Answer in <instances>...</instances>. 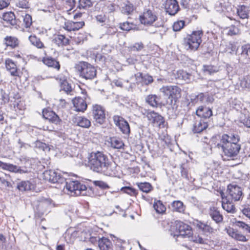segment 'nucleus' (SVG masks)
Masks as SVG:
<instances>
[{
	"mask_svg": "<svg viewBox=\"0 0 250 250\" xmlns=\"http://www.w3.org/2000/svg\"><path fill=\"white\" fill-rule=\"evenodd\" d=\"M237 50V47L235 44L229 43L226 49V51L230 54H233L236 53Z\"/></svg>",
	"mask_w": 250,
	"mask_h": 250,
	"instance_id": "nucleus-52",
	"label": "nucleus"
},
{
	"mask_svg": "<svg viewBox=\"0 0 250 250\" xmlns=\"http://www.w3.org/2000/svg\"><path fill=\"white\" fill-rule=\"evenodd\" d=\"M146 117L154 125L158 126L160 128H164L165 126V122L164 118L154 111H150L147 113Z\"/></svg>",
	"mask_w": 250,
	"mask_h": 250,
	"instance_id": "nucleus-11",
	"label": "nucleus"
},
{
	"mask_svg": "<svg viewBox=\"0 0 250 250\" xmlns=\"http://www.w3.org/2000/svg\"><path fill=\"white\" fill-rule=\"evenodd\" d=\"M203 70L204 72L207 73L208 74H212L217 71L216 67L211 65L204 66Z\"/></svg>",
	"mask_w": 250,
	"mask_h": 250,
	"instance_id": "nucleus-58",
	"label": "nucleus"
},
{
	"mask_svg": "<svg viewBox=\"0 0 250 250\" xmlns=\"http://www.w3.org/2000/svg\"><path fill=\"white\" fill-rule=\"evenodd\" d=\"M227 34L229 36L236 35L240 33V30L235 25H231L226 29Z\"/></svg>",
	"mask_w": 250,
	"mask_h": 250,
	"instance_id": "nucleus-43",
	"label": "nucleus"
},
{
	"mask_svg": "<svg viewBox=\"0 0 250 250\" xmlns=\"http://www.w3.org/2000/svg\"><path fill=\"white\" fill-rule=\"evenodd\" d=\"M208 126L207 122L204 120L202 119L196 120L193 125V131L194 133H200L206 129Z\"/></svg>",
	"mask_w": 250,
	"mask_h": 250,
	"instance_id": "nucleus-24",
	"label": "nucleus"
},
{
	"mask_svg": "<svg viewBox=\"0 0 250 250\" xmlns=\"http://www.w3.org/2000/svg\"><path fill=\"white\" fill-rule=\"evenodd\" d=\"M137 185L139 189L144 192L148 193L152 189V187L149 183H138Z\"/></svg>",
	"mask_w": 250,
	"mask_h": 250,
	"instance_id": "nucleus-39",
	"label": "nucleus"
},
{
	"mask_svg": "<svg viewBox=\"0 0 250 250\" xmlns=\"http://www.w3.org/2000/svg\"><path fill=\"white\" fill-rule=\"evenodd\" d=\"M92 113L94 119L98 123L102 124L105 118L104 108L100 105L95 104L93 106Z\"/></svg>",
	"mask_w": 250,
	"mask_h": 250,
	"instance_id": "nucleus-13",
	"label": "nucleus"
},
{
	"mask_svg": "<svg viewBox=\"0 0 250 250\" xmlns=\"http://www.w3.org/2000/svg\"><path fill=\"white\" fill-rule=\"evenodd\" d=\"M160 91L169 99H178L181 97V89L176 85L164 86Z\"/></svg>",
	"mask_w": 250,
	"mask_h": 250,
	"instance_id": "nucleus-7",
	"label": "nucleus"
},
{
	"mask_svg": "<svg viewBox=\"0 0 250 250\" xmlns=\"http://www.w3.org/2000/svg\"><path fill=\"white\" fill-rule=\"evenodd\" d=\"M93 183L95 186L98 187L103 189L109 188L108 185L103 181H94L93 182Z\"/></svg>",
	"mask_w": 250,
	"mask_h": 250,
	"instance_id": "nucleus-53",
	"label": "nucleus"
},
{
	"mask_svg": "<svg viewBox=\"0 0 250 250\" xmlns=\"http://www.w3.org/2000/svg\"><path fill=\"white\" fill-rule=\"evenodd\" d=\"M133 24L128 21L120 24V27L123 30L129 31L133 28Z\"/></svg>",
	"mask_w": 250,
	"mask_h": 250,
	"instance_id": "nucleus-56",
	"label": "nucleus"
},
{
	"mask_svg": "<svg viewBox=\"0 0 250 250\" xmlns=\"http://www.w3.org/2000/svg\"><path fill=\"white\" fill-rule=\"evenodd\" d=\"M134 8L133 5L129 1H126L124 3L122 6V12L126 14H131L134 10Z\"/></svg>",
	"mask_w": 250,
	"mask_h": 250,
	"instance_id": "nucleus-37",
	"label": "nucleus"
},
{
	"mask_svg": "<svg viewBox=\"0 0 250 250\" xmlns=\"http://www.w3.org/2000/svg\"><path fill=\"white\" fill-rule=\"evenodd\" d=\"M222 208L228 212L233 213L235 211V207L233 204L229 201L222 202Z\"/></svg>",
	"mask_w": 250,
	"mask_h": 250,
	"instance_id": "nucleus-44",
	"label": "nucleus"
},
{
	"mask_svg": "<svg viewBox=\"0 0 250 250\" xmlns=\"http://www.w3.org/2000/svg\"><path fill=\"white\" fill-rule=\"evenodd\" d=\"M139 19L142 24L145 25H151L157 20V16L153 11L146 9L140 15Z\"/></svg>",
	"mask_w": 250,
	"mask_h": 250,
	"instance_id": "nucleus-8",
	"label": "nucleus"
},
{
	"mask_svg": "<svg viewBox=\"0 0 250 250\" xmlns=\"http://www.w3.org/2000/svg\"><path fill=\"white\" fill-rule=\"evenodd\" d=\"M113 121L123 133L127 135L129 134L130 130L129 124L124 118L119 116H114Z\"/></svg>",
	"mask_w": 250,
	"mask_h": 250,
	"instance_id": "nucleus-14",
	"label": "nucleus"
},
{
	"mask_svg": "<svg viewBox=\"0 0 250 250\" xmlns=\"http://www.w3.org/2000/svg\"><path fill=\"white\" fill-rule=\"evenodd\" d=\"M180 171L182 177L188 179V167L186 164H182L180 166Z\"/></svg>",
	"mask_w": 250,
	"mask_h": 250,
	"instance_id": "nucleus-50",
	"label": "nucleus"
},
{
	"mask_svg": "<svg viewBox=\"0 0 250 250\" xmlns=\"http://www.w3.org/2000/svg\"><path fill=\"white\" fill-rule=\"evenodd\" d=\"M159 101V98L155 94L149 95L146 99V102L152 107H157Z\"/></svg>",
	"mask_w": 250,
	"mask_h": 250,
	"instance_id": "nucleus-34",
	"label": "nucleus"
},
{
	"mask_svg": "<svg viewBox=\"0 0 250 250\" xmlns=\"http://www.w3.org/2000/svg\"><path fill=\"white\" fill-rule=\"evenodd\" d=\"M239 60L243 63L250 62V45H245L241 47V53L239 56Z\"/></svg>",
	"mask_w": 250,
	"mask_h": 250,
	"instance_id": "nucleus-19",
	"label": "nucleus"
},
{
	"mask_svg": "<svg viewBox=\"0 0 250 250\" xmlns=\"http://www.w3.org/2000/svg\"><path fill=\"white\" fill-rule=\"evenodd\" d=\"M153 208L158 213H163L165 212L166 210L165 206L160 200H158L154 202L153 204Z\"/></svg>",
	"mask_w": 250,
	"mask_h": 250,
	"instance_id": "nucleus-40",
	"label": "nucleus"
},
{
	"mask_svg": "<svg viewBox=\"0 0 250 250\" xmlns=\"http://www.w3.org/2000/svg\"><path fill=\"white\" fill-rule=\"evenodd\" d=\"M84 25L83 21L74 22L72 21H68L64 24V28L67 31L78 30L82 28Z\"/></svg>",
	"mask_w": 250,
	"mask_h": 250,
	"instance_id": "nucleus-22",
	"label": "nucleus"
},
{
	"mask_svg": "<svg viewBox=\"0 0 250 250\" xmlns=\"http://www.w3.org/2000/svg\"><path fill=\"white\" fill-rule=\"evenodd\" d=\"M35 147L36 148L42 149L44 151H49L50 148L49 146L46 144L42 143L40 141H36L34 143Z\"/></svg>",
	"mask_w": 250,
	"mask_h": 250,
	"instance_id": "nucleus-46",
	"label": "nucleus"
},
{
	"mask_svg": "<svg viewBox=\"0 0 250 250\" xmlns=\"http://www.w3.org/2000/svg\"><path fill=\"white\" fill-rule=\"evenodd\" d=\"M196 113L198 117L204 119L208 118L212 115L211 109L203 106L199 107L196 110Z\"/></svg>",
	"mask_w": 250,
	"mask_h": 250,
	"instance_id": "nucleus-23",
	"label": "nucleus"
},
{
	"mask_svg": "<svg viewBox=\"0 0 250 250\" xmlns=\"http://www.w3.org/2000/svg\"><path fill=\"white\" fill-rule=\"evenodd\" d=\"M239 141L238 135L224 134L220 137L219 142L215 145L223 151L225 156L232 158L237 156L240 150V145L238 144Z\"/></svg>",
	"mask_w": 250,
	"mask_h": 250,
	"instance_id": "nucleus-1",
	"label": "nucleus"
},
{
	"mask_svg": "<svg viewBox=\"0 0 250 250\" xmlns=\"http://www.w3.org/2000/svg\"><path fill=\"white\" fill-rule=\"evenodd\" d=\"M93 2L91 0H79L78 7L80 9H85L91 7Z\"/></svg>",
	"mask_w": 250,
	"mask_h": 250,
	"instance_id": "nucleus-41",
	"label": "nucleus"
},
{
	"mask_svg": "<svg viewBox=\"0 0 250 250\" xmlns=\"http://www.w3.org/2000/svg\"><path fill=\"white\" fill-rule=\"evenodd\" d=\"M236 226L240 228H242L247 232H250V226L242 221H237L235 223Z\"/></svg>",
	"mask_w": 250,
	"mask_h": 250,
	"instance_id": "nucleus-55",
	"label": "nucleus"
},
{
	"mask_svg": "<svg viewBox=\"0 0 250 250\" xmlns=\"http://www.w3.org/2000/svg\"><path fill=\"white\" fill-rule=\"evenodd\" d=\"M196 226L206 234H210L214 232V229L207 224L197 221Z\"/></svg>",
	"mask_w": 250,
	"mask_h": 250,
	"instance_id": "nucleus-32",
	"label": "nucleus"
},
{
	"mask_svg": "<svg viewBox=\"0 0 250 250\" xmlns=\"http://www.w3.org/2000/svg\"><path fill=\"white\" fill-rule=\"evenodd\" d=\"M85 96L83 98L78 97L73 100V104L75 110L79 112H84L87 108V105L85 101Z\"/></svg>",
	"mask_w": 250,
	"mask_h": 250,
	"instance_id": "nucleus-16",
	"label": "nucleus"
},
{
	"mask_svg": "<svg viewBox=\"0 0 250 250\" xmlns=\"http://www.w3.org/2000/svg\"><path fill=\"white\" fill-rule=\"evenodd\" d=\"M32 23V17L29 14H25L23 17V23L26 28L29 27Z\"/></svg>",
	"mask_w": 250,
	"mask_h": 250,
	"instance_id": "nucleus-57",
	"label": "nucleus"
},
{
	"mask_svg": "<svg viewBox=\"0 0 250 250\" xmlns=\"http://www.w3.org/2000/svg\"><path fill=\"white\" fill-rule=\"evenodd\" d=\"M173 211L180 213H184L185 210V206L183 203L180 201H174L171 204Z\"/></svg>",
	"mask_w": 250,
	"mask_h": 250,
	"instance_id": "nucleus-33",
	"label": "nucleus"
},
{
	"mask_svg": "<svg viewBox=\"0 0 250 250\" xmlns=\"http://www.w3.org/2000/svg\"><path fill=\"white\" fill-rule=\"evenodd\" d=\"M61 89L67 93H69L72 91L71 85L66 81H63L62 83Z\"/></svg>",
	"mask_w": 250,
	"mask_h": 250,
	"instance_id": "nucleus-59",
	"label": "nucleus"
},
{
	"mask_svg": "<svg viewBox=\"0 0 250 250\" xmlns=\"http://www.w3.org/2000/svg\"><path fill=\"white\" fill-rule=\"evenodd\" d=\"M96 20L97 21L100 23H103L106 20V17L104 14H99L95 17Z\"/></svg>",
	"mask_w": 250,
	"mask_h": 250,
	"instance_id": "nucleus-62",
	"label": "nucleus"
},
{
	"mask_svg": "<svg viewBox=\"0 0 250 250\" xmlns=\"http://www.w3.org/2000/svg\"><path fill=\"white\" fill-rule=\"evenodd\" d=\"M76 123L78 125L84 128H88L91 125L90 121L84 117H78Z\"/></svg>",
	"mask_w": 250,
	"mask_h": 250,
	"instance_id": "nucleus-35",
	"label": "nucleus"
},
{
	"mask_svg": "<svg viewBox=\"0 0 250 250\" xmlns=\"http://www.w3.org/2000/svg\"><path fill=\"white\" fill-rule=\"evenodd\" d=\"M203 33L202 30L192 32L184 40V45L187 50H196L202 42Z\"/></svg>",
	"mask_w": 250,
	"mask_h": 250,
	"instance_id": "nucleus-3",
	"label": "nucleus"
},
{
	"mask_svg": "<svg viewBox=\"0 0 250 250\" xmlns=\"http://www.w3.org/2000/svg\"><path fill=\"white\" fill-rule=\"evenodd\" d=\"M174 225L176 232L174 234L171 233V235H173L174 237L189 238L192 235L191 228L188 224L180 221H176Z\"/></svg>",
	"mask_w": 250,
	"mask_h": 250,
	"instance_id": "nucleus-6",
	"label": "nucleus"
},
{
	"mask_svg": "<svg viewBox=\"0 0 250 250\" xmlns=\"http://www.w3.org/2000/svg\"><path fill=\"white\" fill-rule=\"evenodd\" d=\"M6 70L10 72L11 76L20 77L19 71L15 63L11 59H7L4 62Z\"/></svg>",
	"mask_w": 250,
	"mask_h": 250,
	"instance_id": "nucleus-17",
	"label": "nucleus"
},
{
	"mask_svg": "<svg viewBox=\"0 0 250 250\" xmlns=\"http://www.w3.org/2000/svg\"><path fill=\"white\" fill-rule=\"evenodd\" d=\"M177 78L184 80L187 83H190L194 80V77L191 74L183 70H180L177 72Z\"/></svg>",
	"mask_w": 250,
	"mask_h": 250,
	"instance_id": "nucleus-25",
	"label": "nucleus"
},
{
	"mask_svg": "<svg viewBox=\"0 0 250 250\" xmlns=\"http://www.w3.org/2000/svg\"><path fill=\"white\" fill-rule=\"evenodd\" d=\"M29 40L32 44L38 48H42L44 47V45L43 43L41 41L40 39L38 38L35 35L30 36L29 37Z\"/></svg>",
	"mask_w": 250,
	"mask_h": 250,
	"instance_id": "nucleus-38",
	"label": "nucleus"
},
{
	"mask_svg": "<svg viewBox=\"0 0 250 250\" xmlns=\"http://www.w3.org/2000/svg\"><path fill=\"white\" fill-rule=\"evenodd\" d=\"M185 26V21H179L175 22L173 25V29L174 31H179L181 30Z\"/></svg>",
	"mask_w": 250,
	"mask_h": 250,
	"instance_id": "nucleus-51",
	"label": "nucleus"
},
{
	"mask_svg": "<svg viewBox=\"0 0 250 250\" xmlns=\"http://www.w3.org/2000/svg\"><path fill=\"white\" fill-rule=\"evenodd\" d=\"M240 85L243 88H250V76H244L240 82Z\"/></svg>",
	"mask_w": 250,
	"mask_h": 250,
	"instance_id": "nucleus-45",
	"label": "nucleus"
},
{
	"mask_svg": "<svg viewBox=\"0 0 250 250\" xmlns=\"http://www.w3.org/2000/svg\"><path fill=\"white\" fill-rule=\"evenodd\" d=\"M17 188L21 191L31 190L34 189L35 185L29 181H23L18 183Z\"/></svg>",
	"mask_w": 250,
	"mask_h": 250,
	"instance_id": "nucleus-26",
	"label": "nucleus"
},
{
	"mask_svg": "<svg viewBox=\"0 0 250 250\" xmlns=\"http://www.w3.org/2000/svg\"><path fill=\"white\" fill-rule=\"evenodd\" d=\"M209 214L211 218L217 223L221 222L223 221V216L215 207L210 208Z\"/></svg>",
	"mask_w": 250,
	"mask_h": 250,
	"instance_id": "nucleus-27",
	"label": "nucleus"
},
{
	"mask_svg": "<svg viewBox=\"0 0 250 250\" xmlns=\"http://www.w3.org/2000/svg\"><path fill=\"white\" fill-rule=\"evenodd\" d=\"M88 165L93 171L104 173L109 167L110 162L106 155L97 151L92 152L89 155Z\"/></svg>",
	"mask_w": 250,
	"mask_h": 250,
	"instance_id": "nucleus-2",
	"label": "nucleus"
},
{
	"mask_svg": "<svg viewBox=\"0 0 250 250\" xmlns=\"http://www.w3.org/2000/svg\"><path fill=\"white\" fill-rule=\"evenodd\" d=\"M112 146L115 148L121 149L124 146V144L120 139L113 138L111 140Z\"/></svg>",
	"mask_w": 250,
	"mask_h": 250,
	"instance_id": "nucleus-42",
	"label": "nucleus"
},
{
	"mask_svg": "<svg viewBox=\"0 0 250 250\" xmlns=\"http://www.w3.org/2000/svg\"><path fill=\"white\" fill-rule=\"evenodd\" d=\"M42 116L44 118L48 120L53 123L58 124L60 122L58 116L52 110L43 109L42 111Z\"/></svg>",
	"mask_w": 250,
	"mask_h": 250,
	"instance_id": "nucleus-20",
	"label": "nucleus"
},
{
	"mask_svg": "<svg viewBox=\"0 0 250 250\" xmlns=\"http://www.w3.org/2000/svg\"><path fill=\"white\" fill-rule=\"evenodd\" d=\"M242 212L245 216L250 219V207H244L242 209Z\"/></svg>",
	"mask_w": 250,
	"mask_h": 250,
	"instance_id": "nucleus-64",
	"label": "nucleus"
},
{
	"mask_svg": "<svg viewBox=\"0 0 250 250\" xmlns=\"http://www.w3.org/2000/svg\"><path fill=\"white\" fill-rule=\"evenodd\" d=\"M144 48V45L142 42H137L131 46L129 48L132 51H139Z\"/></svg>",
	"mask_w": 250,
	"mask_h": 250,
	"instance_id": "nucleus-60",
	"label": "nucleus"
},
{
	"mask_svg": "<svg viewBox=\"0 0 250 250\" xmlns=\"http://www.w3.org/2000/svg\"><path fill=\"white\" fill-rule=\"evenodd\" d=\"M54 43L58 46L66 45L69 44V40L62 35H58L53 40Z\"/></svg>",
	"mask_w": 250,
	"mask_h": 250,
	"instance_id": "nucleus-31",
	"label": "nucleus"
},
{
	"mask_svg": "<svg viewBox=\"0 0 250 250\" xmlns=\"http://www.w3.org/2000/svg\"><path fill=\"white\" fill-rule=\"evenodd\" d=\"M226 230L228 234L233 239L242 242L247 241V238L245 235L242 234L237 230L229 227L226 228Z\"/></svg>",
	"mask_w": 250,
	"mask_h": 250,
	"instance_id": "nucleus-18",
	"label": "nucleus"
},
{
	"mask_svg": "<svg viewBox=\"0 0 250 250\" xmlns=\"http://www.w3.org/2000/svg\"><path fill=\"white\" fill-rule=\"evenodd\" d=\"M75 0H65L66 8L68 9L67 10L68 14H71V11L75 7Z\"/></svg>",
	"mask_w": 250,
	"mask_h": 250,
	"instance_id": "nucleus-47",
	"label": "nucleus"
},
{
	"mask_svg": "<svg viewBox=\"0 0 250 250\" xmlns=\"http://www.w3.org/2000/svg\"><path fill=\"white\" fill-rule=\"evenodd\" d=\"M139 75L145 84H149L153 82V79L150 75L148 74L143 75L142 73H139Z\"/></svg>",
	"mask_w": 250,
	"mask_h": 250,
	"instance_id": "nucleus-48",
	"label": "nucleus"
},
{
	"mask_svg": "<svg viewBox=\"0 0 250 250\" xmlns=\"http://www.w3.org/2000/svg\"><path fill=\"white\" fill-rule=\"evenodd\" d=\"M122 190L130 196H136L138 194L137 191L134 188L129 187H125L122 188Z\"/></svg>",
	"mask_w": 250,
	"mask_h": 250,
	"instance_id": "nucleus-49",
	"label": "nucleus"
},
{
	"mask_svg": "<svg viewBox=\"0 0 250 250\" xmlns=\"http://www.w3.org/2000/svg\"><path fill=\"white\" fill-rule=\"evenodd\" d=\"M98 246L100 250H114V247L111 241L104 237L99 240Z\"/></svg>",
	"mask_w": 250,
	"mask_h": 250,
	"instance_id": "nucleus-21",
	"label": "nucleus"
},
{
	"mask_svg": "<svg viewBox=\"0 0 250 250\" xmlns=\"http://www.w3.org/2000/svg\"><path fill=\"white\" fill-rule=\"evenodd\" d=\"M66 189L71 196L85 195L86 187L78 181H68L65 182Z\"/></svg>",
	"mask_w": 250,
	"mask_h": 250,
	"instance_id": "nucleus-5",
	"label": "nucleus"
},
{
	"mask_svg": "<svg viewBox=\"0 0 250 250\" xmlns=\"http://www.w3.org/2000/svg\"><path fill=\"white\" fill-rule=\"evenodd\" d=\"M43 62L49 67H53L59 70L60 68V65L59 62L51 57H45L42 60Z\"/></svg>",
	"mask_w": 250,
	"mask_h": 250,
	"instance_id": "nucleus-29",
	"label": "nucleus"
},
{
	"mask_svg": "<svg viewBox=\"0 0 250 250\" xmlns=\"http://www.w3.org/2000/svg\"><path fill=\"white\" fill-rule=\"evenodd\" d=\"M75 67L80 76L85 79H92L96 76L95 68L87 62H79Z\"/></svg>",
	"mask_w": 250,
	"mask_h": 250,
	"instance_id": "nucleus-4",
	"label": "nucleus"
},
{
	"mask_svg": "<svg viewBox=\"0 0 250 250\" xmlns=\"http://www.w3.org/2000/svg\"><path fill=\"white\" fill-rule=\"evenodd\" d=\"M237 13L242 19H248L249 17V8L245 5L239 6L237 9Z\"/></svg>",
	"mask_w": 250,
	"mask_h": 250,
	"instance_id": "nucleus-28",
	"label": "nucleus"
},
{
	"mask_svg": "<svg viewBox=\"0 0 250 250\" xmlns=\"http://www.w3.org/2000/svg\"><path fill=\"white\" fill-rule=\"evenodd\" d=\"M16 6L23 9L29 8V4L27 0H19L16 3Z\"/></svg>",
	"mask_w": 250,
	"mask_h": 250,
	"instance_id": "nucleus-54",
	"label": "nucleus"
},
{
	"mask_svg": "<svg viewBox=\"0 0 250 250\" xmlns=\"http://www.w3.org/2000/svg\"><path fill=\"white\" fill-rule=\"evenodd\" d=\"M165 8L166 12L170 15H174L179 9L178 2L176 0H167Z\"/></svg>",
	"mask_w": 250,
	"mask_h": 250,
	"instance_id": "nucleus-15",
	"label": "nucleus"
},
{
	"mask_svg": "<svg viewBox=\"0 0 250 250\" xmlns=\"http://www.w3.org/2000/svg\"><path fill=\"white\" fill-rule=\"evenodd\" d=\"M9 0H0V10L7 7L10 4Z\"/></svg>",
	"mask_w": 250,
	"mask_h": 250,
	"instance_id": "nucleus-63",
	"label": "nucleus"
},
{
	"mask_svg": "<svg viewBox=\"0 0 250 250\" xmlns=\"http://www.w3.org/2000/svg\"><path fill=\"white\" fill-rule=\"evenodd\" d=\"M227 193L228 196L235 201H239L242 198L241 188L235 184H229L228 186Z\"/></svg>",
	"mask_w": 250,
	"mask_h": 250,
	"instance_id": "nucleus-10",
	"label": "nucleus"
},
{
	"mask_svg": "<svg viewBox=\"0 0 250 250\" xmlns=\"http://www.w3.org/2000/svg\"><path fill=\"white\" fill-rule=\"evenodd\" d=\"M5 43L7 46H9L12 48H15L18 45L19 41L15 37L7 36L4 38Z\"/></svg>",
	"mask_w": 250,
	"mask_h": 250,
	"instance_id": "nucleus-36",
	"label": "nucleus"
},
{
	"mask_svg": "<svg viewBox=\"0 0 250 250\" xmlns=\"http://www.w3.org/2000/svg\"><path fill=\"white\" fill-rule=\"evenodd\" d=\"M43 178L52 183H62L65 180L62 177L60 174L53 170H46L43 173Z\"/></svg>",
	"mask_w": 250,
	"mask_h": 250,
	"instance_id": "nucleus-9",
	"label": "nucleus"
},
{
	"mask_svg": "<svg viewBox=\"0 0 250 250\" xmlns=\"http://www.w3.org/2000/svg\"><path fill=\"white\" fill-rule=\"evenodd\" d=\"M0 167L2 169L9 171L11 172L15 173L23 174L28 172L26 167L22 168L21 167H18L10 163H3L0 161Z\"/></svg>",
	"mask_w": 250,
	"mask_h": 250,
	"instance_id": "nucleus-12",
	"label": "nucleus"
},
{
	"mask_svg": "<svg viewBox=\"0 0 250 250\" xmlns=\"http://www.w3.org/2000/svg\"><path fill=\"white\" fill-rule=\"evenodd\" d=\"M3 20L12 25L17 24V21L13 12H9L5 13L2 15Z\"/></svg>",
	"mask_w": 250,
	"mask_h": 250,
	"instance_id": "nucleus-30",
	"label": "nucleus"
},
{
	"mask_svg": "<svg viewBox=\"0 0 250 250\" xmlns=\"http://www.w3.org/2000/svg\"><path fill=\"white\" fill-rule=\"evenodd\" d=\"M191 240L193 242L199 243V244H204L205 243V240H204L201 236L199 235H195L194 236L191 235Z\"/></svg>",
	"mask_w": 250,
	"mask_h": 250,
	"instance_id": "nucleus-61",
	"label": "nucleus"
}]
</instances>
